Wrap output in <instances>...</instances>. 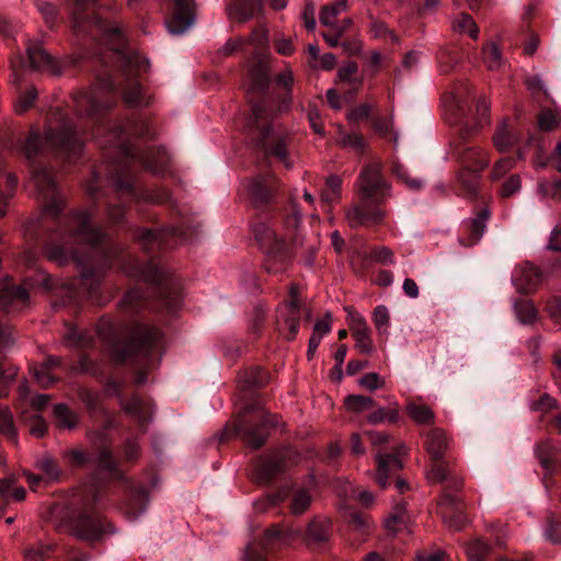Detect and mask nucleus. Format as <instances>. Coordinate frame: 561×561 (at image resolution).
<instances>
[{
    "label": "nucleus",
    "instance_id": "1",
    "mask_svg": "<svg viewBox=\"0 0 561 561\" xmlns=\"http://www.w3.org/2000/svg\"><path fill=\"white\" fill-rule=\"evenodd\" d=\"M148 126L145 122L128 121L124 125H117L110 130L108 144L117 147L118 160L111 170L110 179L117 192L133 198H141L150 202H161L162 198L152 195L139 194L135 186L131 173V165L140 163L145 170L153 174H161L167 171L170 156L164 148L150 147L145 154H140L130 144L123 140V136L146 137Z\"/></svg>",
    "mask_w": 561,
    "mask_h": 561
},
{
    "label": "nucleus",
    "instance_id": "2",
    "mask_svg": "<svg viewBox=\"0 0 561 561\" xmlns=\"http://www.w3.org/2000/svg\"><path fill=\"white\" fill-rule=\"evenodd\" d=\"M62 234L76 237L92 247L88 256H80L64 243H49L46 248L47 257L59 265L76 262L81 266V286L89 297H92L101 282L104 272L110 267V257L96 247L103 240V233L90 225V214L80 211L67 220Z\"/></svg>",
    "mask_w": 561,
    "mask_h": 561
},
{
    "label": "nucleus",
    "instance_id": "3",
    "mask_svg": "<svg viewBox=\"0 0 561 561\" xmlns=\"http://www.w3.org/2000/svg\"><path fill=\"white\" fill-rule=\"evenodd\" d=\"M268 83V70L263 62H259L250 71V83L247 94L251 104V114L247 121V129L255 145L266 156L275 157L289 169L293 163L287 158L285 138L276 129L272 100L266 94Z\"/></svg>",
    "mask_w": 561,
    "mask_h": 561
},
{
    "label": "nucleus",
    "instance_id": "4",
    "mask_svg": "<svg viewBox=\"0 0 561 561\" xmlns=\"http://www.w3.org/2000/svg\"><path fill=\"white\" fill-rule=\"evenodd\" d=\"M82 147L73 119L68 114L58 111L49 121L44 136H41L37 130L30 133L24 151L27 159L34 158L43 150H53L58 154L77 156L81 152Z\"/></svg>",
    "mask_w": 561,
    "mask_h": 561
},
{
    "label": "nucleus",
    "instance_id": "5",
    "mask_svg": "<svg viewBox=\"0 0 561 561\" xmlns=\"http://www.w3.org/2000/svg\"><path fill=\"white\" fill-rule=\"evenodd\" d=\"M98 499V491L90 488L76 500L68 513L69 530L81 540L96 541L106 533L102 517L94 510Z\"/></svg>",
    "mask_w": 561,
    "mask_h": 561
},
{
    "label": "nucleus",
    "instance_id": "6",
    "mask_svg": "<svg viewBox=\"0 0 561 561\" xmlns=\"http://www.w3.org/2000/svg\"><path fill=\"white\" fill-rule=\"evenodd\" d=\"M117 89L111 76L99 77L89 90L76 94L73 101L77 113L87 117L98 116L114 105Z\"/></svg>",
    "mask_w": 561,
    "mask_h": 561
},
{
    "label": "nucleus",
    "instance_id": "7",
    "mask_svg": "<svg viewBox=\"0 0 561 561\" xmlns=\"http://www.w3.org/2000/svg\"><path fill=\"white\" fill-rule=\"evenodd\" d=\"M255 239L266 252L265 268L268 273L283 271L288 260L289 251L286 241L279 238L265 222H260L253 228Z\"/></svg>",
    "mask_w": 561,
    "mask_h": 561
},
{
    "label": "nucleus",
    "instance_id": "8",
    "mask_svg": "<svg viewBox=\"0 0 561 561\" xmlns=\"http://www.w3.org/2000/svg\"><path fill=\"white\" fill-rule=\"evenodd\" d=\"M129 275L139 277L145 282L161 286V296L165 308L173 311L180 304L179 285L162 267L150 262L144 265H137Z\"/></svg>",
    "mask_w": 561,
    "mask_h": 561
},
{
    "label": "nucleus",
    "instance_id": "9",
    "mask_svg": "<svg viewBox=\"0 0 561 561\" xmlns=\"http://www.w3.org/2000/svg\"><path fill=\"white\" fill-rule=\"evenodd\" d=\"M31 183L34 191L45 201V214L56 217L64 207V199L57 191L51 171L45 167H34Z\"/></svg>",
    "mask_w": 561,
    "mask_h": 561
},
{
    "label": "nucleus",
    "instance_id": "10",
    "mask_svg": "<svg viewBox=\"0 0 561 561\" xmlns=\"http://www.w3.org/2000/svg\"><path fill=\"white\" fill-rule=\"evenodd\" d=\"M356 186L363 198L370 202H380L389 195V187L380 174L377 163L366 165L357 180Z\"/></svg>",
    "mask_w": 561,
    "mask_h": 561
},
{
    "label": "nucleus",
    "instance_id": "11",
    "mask_svg": "<svg viewBox=\"0 0 561 561\" xmlns=\"http://www.w3.org/2000/svg\"><path fill=\"white\" fill-rule=\"evenodd\" d=\"M299 531H282L277 526H273L264 534L262 541L259 545H249L245 548V561H266L265 551L274 547L287 545L291 537L298 536Z\"/></svg>",
    "mask_w": 561,
    "mask_h": 561
},
{
    "label": "nucleus",
    "instance_id": "12",
    "mask_svg": "<svg viewBox=\"0 0 561 561\" xmlns=\"http://www.w3.org/2000/svg\"><path fill=\"white\" fill-rule=\"evenodd\" d=\"M314 489V479L310 478L304 485L283 488L273 500V502L289 500V507L291 513L295 515H300L309 508Z\"/></svg>",
    "mask_w": 561,
    "mask_h": 561
},
{
    "label": "nucleus",
    "instance_id": "13",
    "mask_svg": "<svg viewBox=\"0 0 561 561\" xmlns=\"http://www.w3.org/2000/svg\"><path fill=\"white\" fill-rule=\"evenodd\" d=\"M301 316L300 301L298 299V288L293 285L289 288L288 300L279 311V325L286 340H294L298 333Z\"/></svg>",
    "mask_w": 561,
    "mask_h": 561
},
{
    "label": "nucleus",
    "instance_id": "14",
    "mask_svg": "<svg viewBox=\"0 0 561 561\" xmlns=\"http://www.w3.org/2000/svg\"><path fill=\"white\" fill-rule=\"evenodd\" d=\"M26 60L20 61V67L32 71H47L51 75L61 72L59 62L56 61L37 41H30L26 47Z\"/></svg>",
    "mask_w": 561,
    "mask_h": 561
},
{
    "label": "nucleus",
    "instance_id": "15",
    "mask_svg": "<svg viewBox=\"0 0 561 561\" xmlns=\"http://www.w3.org/2000/svg\"><path fill=\"white\" fill-rule=\"evenodd\" d=\"M73 466H84L93 463L98 470L108 478L116 477L115 462L112 459L111 450L106 446H101L95 458H92L87 451L82 449H71L65 454Z\"/></svg>",
    "mask_w": 561,
    "mask_h": 561
},
{
    "label": "nucleus",
    "instance_id": "16",
    "mask_svg": "<svg viewBox=\"0 0 561 561\" xmlns=\"http://www.w3.org/2000/svg\"><path fill=\"white\" fill-rule=\"evenodd\" d=\"M194 23L193 4L191 0H175L174 11L170 19L165 21L170 34L182 35Z\"/></svg>",
    "mask_w": 561,
    "mask_h": 561
},
{
    "label": "nucleus",
    "instance_id": "17",
    "mask_svg": "<svg viewBox=\"0 0 561 561\" xmlns=\"http://www.w3.org/2000/svg\"><path fill=\"white\" fill-rule=\"evenodd\" d=\"M456 159L468 170L480 172L485 169L490 159L485 152L476 146L469 144L459 145L455 152Z\"/></svg>",
    "mask_w": 561,
    "mask_h": 561
},
{
    "label": "nucleus",
    "instance_id": "18",
    "mask_svg": "<svg viewBox=\"0 0 561 561\" xmlns=\"http://www.w3.org/2000/svg\"><path fill=\"white\" fill-rule=\"evenodd\" d=\"M407 454L404 445L398 447L397 454H378L377 456V483L385 489L388 485V478L402 468L400 457Z\"/></svg>",
    "mask_w": 561,
    "mask_h": 561
},
{
    "label": "nucleus",
    "instance_id": "19",
    "mask_svg": "<svg viewBox=\"0 0 561 561\" xmlns=\"http://www.w3.org/2000/svg\"><path fill=\"white\" fill-rule=\"evenodd\" d=\"M440 515L448 527L456 530L461 529L467 524V517L458 505L456 495L445 493L439 502Z\"/></svg>",
    "mask_w": 561,
    "mask_h": 561
},
{
    "label": "nucleus",
    "instance_id": "20",
    "mask_svg": "<svg viewBox=\"0 0 561 561\" xmlns=\"http://www.w3.org/2000/svg\"><path fill=\"white\" fill-rule=\"evenodd\" d=\"M541 280L542 274L540 271L529 263L516 267L512 276L516 289L524 294L535 290Z\"/></svg>",
    "mask_w": 561,
    "mask_h": 561
},
{
    "label": "nucleus",
    "instance_id": "21",
    "mask_svg": "<svg viewBox=\"0 0 561 561\" xmlns=\"http://www.w3.org/2000/svg\"><path fill=\"white\" fill-rule=\"evenodd\" d=\"M161 332L157 329H144L136 341L137 354L146 358L147 364L154 362V354L159 352L161 344Z\"/></svg>",
    "mask_w": 561,
    "mask_h": 561
},
{
    "label": "nucleus",
    "instance_id": "22",
    "mask_svg": "<svg viewBox=\"0 0 561 561\" xmlns=\"http://www.w3.org/2000/svg\"><path fill=\"white\" fill-rule=\"evenodd\" d=\"M183 230L181 228H167L164 230L160 231H152L149 229H142L138 233V240L141 243V245L149 251V247L157 245V247H167L171 248L174 244L169 241L170 237H179L182 240L185 238L183 237Z\"/></svg>",
    "mask_w": 561,
    "mask_h": 561
},
{
    "label": "nucleus",
    "instance_id": "23",
    "mask_svg": "<svg viewBox=\"0 0 561 561\" xmlns=\"http://www.w3.org/2000/svg\"><path fill=\"white\" fill-rule=\"evenodd\" d=\"M28 293L22 286L3 283L0 287V309H19L26 306Z\"/></svg>",
    "mask_w": 561,
    "mask_h": 561
},
{
    "label": "nucleus",
    "instance_id": "24",
    "mask_svg": "<svg viewBox=\"0 0 561 561\" xmlns=\"http://www.w3.org/2000/svg\"><path fill=\"white\" fill-rule=\"evenodd\" d=\"M383 216V211L378 208L368 210L366 207L359 205H354L346 211V220L353 228L379 222Z\"/></svg>",
    "mask_w": 561,
    "mask_h": 561
},
{
    "label": "nucleus",
    "instance_id": "25",
    "mask_svg": "<svg viewBox=\"0 0 561 561\" xmlns=\"http://www.w3.org/2000/svg\"><path fill=\"white\" fill-rule=\"evenodd\" d=\"M249 192L255 203H267L275 192V180L268 175H260L251 181Z\"/></svg>",
    "mask_w": 561,
    "mask_h": 561
},
{
    "label": "nucleus",
    "instance_id": "26",
    "mask_svg": "<svg viewBox=\"0 0 561 561\" xmlns=\"http://www.w3.org/2000/svg\"><path fill=\"white\" fill-rule=\"evenodd\" d=\"M536 456L547 473L557 471L558 462L561 460V451L550 443H542L536 448Z\"/></svg>",
    "mask_w": 561,
    "mask_h": 561
},
{
    "label": "nucleus",
    "instance_id": "27",
    "mask_svg": "<svg viewBox=\"0 0 561 561\" xmlns=\"http://www.w3.org/2000/svg\"><path fill=\"white\" fill-rule=\"evenodd\" d=\"M148 502V493L142 486L135 490L125 506L127 518L135 520L140 517L146 512Z\"/></svg>",
    "mask_w": 561,
    "mask_h": 561
},
{
    "label": "nucleus",
    "instance_id": "28",
    "mask_svg": "<svg viewBox=\"0 0 561 561\" xmlns=\"http://www.w3.org/2000/svg\"><path fill=\"white\" fill-rule=\"evenodd\" d=\"M285 468V457L283 454H275L261 459L257 463V474L262 480H270Z\"/></svg>",
    "mask_w": 561,
    "mask_h": 561
},
{
    "label": "nucleus",
    "instance_id": "29",
    "mask_svg": "<svg viewBox=\"0 0 561 561\" xmlns=\"http://www.w3.org/2000/svg\"><path fill=\"white\" fill-rule=\"evenodd\" d=\"M257 8L256 0H231L227 13L231 20L245 21L253 16Z\"/></svg>",
    "mask_w": 561,
    "mask_h": 561
},
{
    "label": "nucleus",
    "instance_id": "30",
    "mask_svg": "<svg viewBox=\"0 0 561 561\" xmlns=\"http://www.w3.org/2000/svg\"><path fill=\"white\" fill-rule=\"evenodd\" d=\"M425 445L432 460H440L447 446L445 434L438 428L431 430L427 434Z\"/></svg>",
    "mask_w": 561,
    "mask_h": 561
},
{
    "label": "nucleus",
    "instance_id": "31",
    "mask_svg": "<svg viewBox=\"0 0 561 561\" xmlns=\"http://www.w3.org/2000/svg\"><path fill=\"white\" fill-rule=\"evenodd\" d=\"M234 433L253 448L261 447L266 438L262 427H253L241 423L234 426Z\"/></svg>",
    "mask_w": 561,
    "mask_h": 561
},
{
    "label": "nucleus",
    "instance_id": "32",
    "mask_svg": "<svg viewBox=\"0 0 561 561\" xmlns=\"http://www.w3.org/2000/svg\"><path fill=\"white\" fill-rule=\"evenodd\" d=\"M124 410L136 417L141 425L147 423L152 415L150 404L146 403L139 397H133L128 402H126L124 404Z\"/></svg>",
    "mask_w": 561,
    "mask_h": 561
},
{
    "label": "nucleus",
    "instance_id": "33",
    "mask_svg": "<svg viewBox=\"0 0 561 561\" xmlns=\"http://www.w3.org/2000/svg\"><path fill=\"white\" fill-rule=\"evenodd\" d=\"M347 3L345 0H336L331 4H327L322 8L319 20L320 23L328 27H334L337 23V15L346 11Z\"/></svg>",
    "mask_w": 561,
    "mask_h": 561
},
{
    "label": "nucleus",
    "instance_id": "34",
    "mask_svg": "<svg viewBox=\"0 0 561 561\" xmlns=\"http://www.w3.org/2000/svg\"><path fill=\"white\" fill-rule=\"evenodd\" d=\"M331 522L327 518H313L307 528L308 540L323 542L329 538Z\"/></svg>",
    "mask_w": 561,
    "mask_h": 561
},
{
    "label": "nucleus",
    "instance_id": "35",
    "mask_svg": "<svg viewBox=\"0 0 561 561\" xmlns=\"http://www.w3.org/2000/svg\"><path fill=\"white\" fill-rule=\"evenodd\" d=\"M453 31L459 34H468L472 39H477L479 27L473 19L467 13H459L451 20Z\"/></svg>",
    "mask_w": 561,
    "mask_h": 561
},
{
    "label": "nucleus",
    "instance_id": "36",
    "mask_svg": "<svg viewBox=\"0 0 561 561\" xmlns=\"http://www.w3.org/2000/svg\"><path fill=\"white\" fill-rule=\"evenodd\" d=\"M490 218V211L488 209L481 210L478 216L466 224V229L470 233L471 240L467 245H471L478 242L485 232L486 222Z\"/></svg>",
    "mask_w": 561,
    "mask_h": 561
},
{
    "label": "nucleus",
    "instance_id": "37",
    "mask_svg": "<svg viewBox=\"0 0 561 561\" xmlns=\"http://www.w3.org/2000/svg\"><path fill=\"white\" fill-rule=\"evenodd\" d=\"M239 380L244 388H260L267 383L268 376L263 369L254 367L244 370Z\"/></svg>",
    "mask_w": 561,
    "mask_h": 561
},
{
    "label": "nucleus",
    "instance_id": "38",
    "mask_svg": "<svg viewBox=\"0 0 561 561\" xmlns=\"http://www.w3.org/2000/svg\"><path fill=\"white\" fill-rule=\"evenodd\" d=\"M54 415L57 425L61 428L71 430L78 424V415L62 403L54 407Z\"/></svg>",
    "mask_w": 561,
    "mask_h": 561
},
{
    "label": "nucleus",
    "instance_id": "39",
    "mask_svg": "<svg viewBox=\"0 0 561 561\" xmlns=\"http://www.w3.org/2000/svg\"><path fill=\"white\" fill-rule=\"evenodd\" d=\"M409 517L403 505L396 506L390 516L385 520L388 531L394 534L407 527Z\"/></svg>",
    "mask_w": 561,
    "mask_h": 561
},
{
    "label": "nucleus",
    "instance_id": "40",
    "mask_svg": "<svg viewBox=\"0 0 561 561\" xmlns=\"http://www.w3.org/2000/svg\"><path fill=\"white\" fill-rule=\"evenodd\" d=\"M342 181L336 175H330L325 181V188L321 193V201L325 204H332L340 198Z\"/></svg>",
    "mask_w": 561,
    "mask_h": 561
},
{
    "label": "nucleus",
    "instance_id": "41",
    "mask_svg": "<svg viewBox=\"0 0 561 561\" xmlns=\"http://www.w3.org/2000/svg\"><path fill=\"white\" fill-rule=\"evenodd\" d=\"M91 335L85 331H81L76 327L67 329L65 342L70 347H84L91 343Z\"/></svg>",
    "mask_w": 561,
    "mask_h": 561
},
{
    "label": "nucleus",
    "instance_id": "42",
    "mask_svg": "<svg viewBox=\"0 0 561 561\" xmlns=\"http://www.w3.org/2000/svg\"><path fill=\"white\" fill-rule=\"evenodd\" d=\"M36 468L39 469L45 474V478L48 481H55L61 474L59 466L48 455H45L37 460Z\"/></svg>",
    "mask_w": 561,
    "mask_h": 561
},
{
    "label": "nucleus",
    "instance_id": "43",
    "mask_svg": "<svg viewBox=\"0 0 561 561\" xmlns=\"http://www.w3.org/2000/svg\"><path fill=\"white\" fill-rule=\"evenodd\" d=\"M357 66L355 62H348L337 71V78L341 82L347 83L355 92L362 84V80L356 77Z\"/></svg>",
    "mask_w": 561,
    "mask_h": 561
},
{
    "label": "nucleus",
    "instance_id": "44",
    "mask_svg": "<svg viewBox=\"0 0 561 561\" xmlns=\"http://www.w3.org/2000/svg\"><path fill=\"white\" fill-rule=\"evenodd\" d=\"M337 142L343 147H351L357 151H364L365 140L357 133H346L343 128H339Z\"/></svg>",
    "mask_w": 561,
    "mask_h": 561
},
{
    "label": "nucleus",
    "instance_id": "45",
    "mask_svg": "<svg viewBox=\"0 0 561 561\" xmlns=\"http://www.w3.org/2000/svg\"><path fill=\"white\" fill-rule=\"evenodd\" d=\"M0 433L5 435L10 440L16 442V430L13 417L7 407H0Z\"/></svg>",
    "mask_w": 561,
    "mask_h": 561
},
{
    "label": "nucleus",
    "instance_id": "46",
    "mask_svg": "<svg viewBox=\"0 0 561 561\" xmlns=\"http://www.w3.org/2000/svg\"><path fill=\"white\" fill-rule=\"evenodd\" d=\"M482 58L490 70H496L502 65V54L495 43H490L483 48Z\"/></svg>",
    "mask_w": 561,
    "mask_h": 561
},
{
    "label": "nucleus",
    "instance_id": "47",
    "mask_svg": "<svg viewBox=\"0 0 561 561\" xmlns=\"http://www.w3.org/2000/svg\"><path fill=\"white\" fill-rule=\"evenodd\" d=\"M514 309L522 323H531L537 318V309L530 300L515 302Z\"/></svg>",
    "mask_w": 561,
    "mask_h": 561
},
{
    "label": "nucleus",
    "instance_id": "48",
    "mask_svg": "<svg viewBox=\"0 0 561 561\" xmlns=\"http://www.w3.org/2000/svg\"><path fill=\"white\" fill-rule=\"evenodd\" d=\"M355 339V347L364 354H369L374 351V345L370 339V330L367 327L359 328L358 331H352Z\"/></svg>",
    "mask_w": 561,
    "mask_h": 561
},
{
    "label": "nucleus",
    "instance_id": "49",
    "mask_svg": "<svg viewBox=\"0 0 561 561\" xmlns=\"http://www.w3.org/2000/svg\"><path fill=\"white\" fill-rule=\"evenodd\" d=\"M407 410L409 415L419 424H428L434 417L433 412L426 405L409 403Z\"/></svg>",
    "mask_w": 561,
    "mask_h": 561
},
{
    "label": "nucleus",
    "instance_id": "50",
    "mask_svg": "<svg viewBox=\"0 0 561 561\" xmlns=\"http://www.w3.org/2000/svg\"><path fill=\"white\" fill-rule=\"evenodd\" d=\"M450 476L448 467L440 460L433 461L431 469L426 473V478L431 483L447 481Z\"/></svg>",
    "mask_w": 561,
    "mask_h": 561
},
{
    "label": "nucleus",
    "instance_id": "51",
    "mask_svg": "<svg viewBox=\"0 0 561 561\" xmlns=\"http://www.w3.org/2000/svg\"><path fill=\"white\" fill-rule=\"evenodd\" d=\"M345 407L350 411L360 412L374 407V400L370 397L352 394L345 399Z\"/></svg>",
    "mask_w": 561,
    "mask_h": 561
},
{
    "label": "nucleus",
    "instance_id": "52",
    "mask_svg": "<svg viewBox=\"0 0 561 561\" xmlns=\"http://www.w3.org/2000/svg\"><path fill=\"white\" fill-rule=\"evenodd\" d=\"M393 173L402 181L410 190L419 191L423 186V181L417 178H411L409 170L402 164H394Z\"/></svg>",
    "mask_w": 561,
    "mask_h": 561
},
{
    "label": "nucleus",
    "instance_id": "53",
    "mask_svg": "<svg viewBox=\"0 0 561 561\" xmlns=\"http://www.w3.org/2000/svg\"><path fill=\"white\" fill-rule=\"evenodd\" d=\"M490 551V546L480 539L472 540L467 547V556L470 561H483Z\"/></svg>",
    "mask_w": 561,
    "mask_h": 561
},
{
    "label": "nucleus",
    "instance_id": "54",
    "mask_svg": "<svg viewBox=\"0 0 561 561\" xmlns=\"http://www.w3.org/2000/svg\"><path fill=\"white\" fill-rule=\"evenodd\" d=\"M493 141L496 149L501 152L507 150L513 145V137L510 135L505 123L497 127Z\"/></svg>",
    "mask_w": 561,
    "mask_h": 561
},
{
    "label": "nucleus",
    "instance_id": "55",
    "mask_svg": "<svg viewBox=\"0 0 561 561\" xmlns=\"http://www.w3.org/2000/svg\"><path fill=\"white\" fill-rule=\"evenodd\" d=\"M522 188V179L518 174L511 175L501 186L500 195L504 198L511 197Z\"/></svg>",
    "mask_w": 561,
    "mask_h": 561
},
{
    "label": "nucleus",
    "instance_id": "56",
    "mask_svg": "<svg viewBox=\"0 0 561 561\" xmlns=\"http://www.w3.org/2000/svg\"><path fill=\"white\" fill-rule=\"evenodd\" d=\"M515 159L511 157L500 159L492 169L491 179L493 181H497L503 178L510 170L515 167Z\"/></svg>",
    "mask_w": 561,
    "mask_h": 561
},
{
    "label": "nucleus",
    "instance_id": "57",
    "mask_svg": "<svg viewBox=\"0 0 561 561\" xmlns=\"http://www.w3.org/2000/svg\"><path fill=\"white\" fill-rule=\"evenodd\" d=\"M374 323L379 333H383L387 331L389 327V311L388 308L383 305H379L374 310Z\"/></svg>",
    "mask_w": 561,
    "mask_h": 561
},
{
    "label": "nucleus",
    "instance_id": "58",
    "mask_svg": "<svg viewBox=\"0 0 561 561\" xmlns=\"http://www.w3.org/2000/svg\"><path fill=\"white\" fill-rule=\"evenodd\" d=\"M37 98V91L34 88H30L25 93L21 94L14 104L16 113L22 114L27 111Z\"/></svg>",
    "mask_w": 561,
    "mask_h": 561
},
{
    "label": "nucleus",
    "instance_id": "59",
    "mask_svg": "<svg viewBox=\"0 0 561 561\" xmlns=\"http://www.w3.org/2000/svg\"><path fill=\"white\" fill-rule=\"evenodd\" d=\"M459 61L458 56L448 49H442L438 55V64L440 72L450 71L454 66Z\"/></svg>",
    "mask_w": 561,
    "mask_h": 561
},
{
    "label": "nucleus",
    "instance_id": "60",
    "mask_svg": "<svg viewBox=\"0 0 561 561\" xmlns=\"http://www.w3.org/2000/svg\"><path fill=\"white\" fill-rule=\"evenodd\" d=\"M373 111V105L368 103H363L351 111H348L346 117L351 124H355L360 119L367 118Z\"/></svg>",
    "mask_w": 561,
    "mask_h": 561
},
{
    "label": "nucleus",
    "instance_id": "61",
    "mask_svg": "<svg viewBox=\"0 0 561 561\" xmlns=\"http://www.w3.org/2000/svg\"><path fill=\"white\" fill-rule=\"evenodd\" d=\"M368 420L370 423H381L385 421L396 422L398 420V412L396 410H386L383 408L369 414Z\"/></svg>",
    "mask_w": 561,
    "mask_h": 561
},
{
    "label": "nucleus",
    "instance_id": "62",
    "mask_svg": "<svg viewBox=\"0 0 561 561\" xmlns=\"http://www.w3.org/2000/svg\"><path fill=\"white\" fill-rule=\"evenodd\" d=\"M358 383L363 388L368 389L370 391H374V390H377L379 388H382L383 385H385V381L382 380V378L378 374L369 373V374H366L365 376H363L358 380Z\"/></svg>",
    "mask_w": 561,
    "mask_h": 561
},
{
    "label": "nucleus",
    "instance_id": "63",
    "mask_svg": "<svg viewBox=\"0 0 561 561\" xmlns=\"http://www.w3.org/2000/svg\"><path fill=\"white\" fill-rule=\"evenodd\" d=\"M558 125L556 115L550 110L542 111L538 116V126L543 131H550Z\"/></svg>",
    "mask_w": 561,
    "mask_h": 561
},
{
    "label": "nucleus",
    "instance_id": "64",
    "mask_svg": "<svg viewBox=\"0 0 561 561\" xmlns=\"http://www.w3.org/2000/svg\"><path fill=\"white\" fill-rule=\"evenodd\" d=\"M142 298L141 290L134 288L125 294L122 305L127 309L137 310Z\"/></svg>",
    "mask_w": 561,
    "mask_h": 561
}]
</instances>
